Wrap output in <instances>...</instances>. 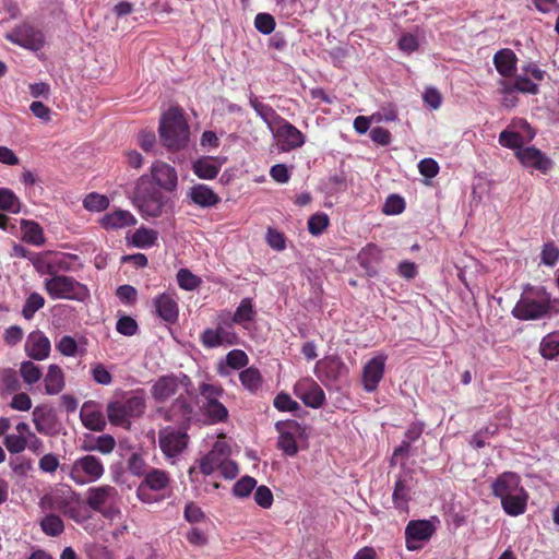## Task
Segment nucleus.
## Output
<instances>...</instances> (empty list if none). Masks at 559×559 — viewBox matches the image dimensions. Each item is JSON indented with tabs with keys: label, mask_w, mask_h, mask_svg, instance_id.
<instances>
[{
	"label": "nucleus",
	"mask_w": 559,
	"mask_h": 559,
	"mask_svg": "<svg viewBox=\"0 0 559 559\" xmlns=\"http://www.w3.org/2000/svg\"><path fill=\"white\" fill-rule=\"evenodd\" d=\"M7 450L12 454L23 452L27 447V439L25 436L7 435L3 441Z\"/></svg>",
	"instance_id": "nucleus-55"
},
{
	"label": "nucleus",
	"mask_w": 559,
	"mask_h": 559,
	"mask_svg": "<svg viewBox=\"0 0 559 559\" xmlns=\"http://www.w3.org/2000/svg\"><path fill=\"white\" fill-rule=\"evenodd\" d=\"M274 136L281 146V150L288 152L305 144V135L294 124L283 118V122L276 126V130L273 131Z\"/></svg>",
	"instance_id": "nucleus-14"
},
{
	"label": "nucleus",
	"mask_w": 559,
	"mask_h": 559,
	"mask_svg": "<svg viewBox=\"0 0 559 559\" xmlns=\"http://www.w3.org/2000/svg\"><path fill=\"white\" fill-rule=\"evenodd\" d=\"M33 423L36 430L44 436H56L60 423L55 411L48 405H38L33 411Z\"/></svg>",
	"instance_id": "nucleus-15"
},
{
	"label": "nucleus",
	"mask_w": 559,
	"mask_h": 559,
	"mask_svg": "<svg viewBox=\"0 0 559 559\" xmlns=\"http://www.w3.org/2000/svg\"><path fill=\"white\" fill-rule=\"evenodd\" d=\"M405 210V201L399 194H391L383 205V213L386 215H399Z\"/></svg>",
	"instance_id": "nucleus-59"
},
{
	"label": "nucleus",
	"mask_w": 559,
	"mask_h": 559,
	"mask_svg": "<svg viewBox=\"0 0 559 559\" xmlns=\"http://www.w3.org/2000/svg\"><path fill=\"white\" fill-rule=\"evenodd\" d=\"M294 393L306 406L311 408L322 407L326 400L323 389L309 377L296 382Z\"/></svg>",
	"instance_id": "nucleus-10"
},
{
	"label": "nucleus",
	"mask_w": 559,
	"mask_h": 559,
	"mask_svg": "<svg viewBox=\"0 0 559 559\" xmlns=\"http://www.w3.org/2000/svg\"><path fill=\"white\" fill-rule=\"evenodd\" d=\"M116 330L124 336H133L138 333L139 325L132 317L123 316L118 319Z\"/></svg>",
	"instance_id": "nucleus-58"
},
{
	"label": "nucleus",
	"mask_w": 559,
	"mask_h": 559,
	"mask_svg": "<svg viewBox=\"0 0 559 559\" xmlns=\"http://www.w3.org/2000/svg\"><path fill=\"white\" fill-rule=\"evenodd\" d=\"M0 210L19 213L21 203L16 194L9 188H0Z\"/></svg>",
	"instance_id": "nucleus-43"
},
{
	"label": "nucleus",
	"mask_w": 559,
	"mask_h": 559,
	"mask_svg": "<svg viewBox=\"0 0 559 559\" xmlns=\"http://www.w3.org/2000/svg\"><path fill=\"white\" fill-rule=\"evenodd\" d=\"M118 497L117 489L111 485H100L90 487L86 491V504L93 510L100 513L106 519H112L118 509L114 507Z\"/></svg>",
	"instance_id": "nucleus-7"
},
{
	"label": "nucleus",
	"mask_w": 559,
	"mask_h": 559,
	"mask_svg": "<svg viewBox=\"0 0 559 559\" xmlns=\"http://www.w3.org/2000/svg\"><path fill=\"white\" fill-rule=\"evenodd\" d=\"M128 469L129 472L138 477H145L148 469L147 464L144 459L139 453H132L128 459Z\"/></svg>",
	"instance_id": "nucleus-52"
},
{
	"label": "nucleus",
	"mask_w": 559,
	"mask_h": 559,
	"mask_svg": "<svg viewBox=\"0 0 559 559\" xmlns=\"http://www.w3.org/2000/svg\"><path fill=\"white\" fill-rule=\"evenodd\" d=\"M166 201L165 195L151 181L147 175H143L138 179L132 202L143 217H159Z\"/></svg>",
	"instance_id": "nucleus-2"
},
{
	"label": "nucleus",
	"mask_w": 559,
	"mask_h": 559,
	"mask_svg": "<svg viewBox=\"0 0 559 559\" xmlns=\"http://www.w3.org/2000/svg\"><path fill=\"white\" fill-rule=\"evenodd\" d=\"M200 408L211 424L222 423L228 418V409L218 400L202 402Z\"/></svg>",
	"instance_id": "nucleus-36"
},
{
	"label": "nucleus",
	"mask_w": 559,
	"mask_h": 559,
	"mask_svg": "<svg viewBox=\"0 0 559 559\" xmlns=\"http://www.w3.org/2000/svg\"><path fill=\"white\" fill-rule=\"evenodd\" d=\"M499 143L503 147L520 151L523 150V136L519 132L503 130L499 134Z\"/></svg>",
	"instance_id": "nucleus-47"
},
{
	"label": "nucleus",
	"mask_w": 559,
	"mask_h": 559,
	"mask_svg": "<svg viewBox=\"0 0 559 559\" xmlns=\"http://www.w3.org/2000/svg\"><path fill=\"white\" fill-rule=\"evenodd\" d=\"M45 391L48 395L60 393L66 385L64 373L58 365H50L44 378Z\"/></svg>",
	"instance_id": "nucleus-31"
},
{
	"label": "nucleus",
	"mask_w": 559,
	"mask_h": 559,
	"mask_svg": "<svg viewBox=\"0 0 559 559\" xmlns=\"http://www.w3.org/2000/svg\"><path fill=\"white\" fill-rule=\"evenodd\" d=\"M116 448V440L111 435L98 436L95 440V444L85 447L86 450L98 451L102 454H110Z\"/></svg>",
	"instance_id": "nucleus-50"
},
{
	"label": "nucleus",
	"mask_w": 559,
	"mask_h": 559,
	"mask_svg": "<svg viewBox=\"0 0 559 559\" xmlns=\"http://www.w3.org/2000/svg\"><path fill=\"white\" fill-rule=\"evenodd\" d=\"M45 306V298L38 293H32L22 308V316L26 320L34 318L35 313Z\"/></svg>",
	"instance_id": "nucleus-44"
},
{
	"label": "nucleus",
	"mask_w": 559,
	"mask_h": 559,
	"mask_svg": "<svg viewBox=\"0 0 559 559\" xmlns=\"http://www.w3.org/2000/svg\"><path fill=\"white\" fill-rule=\"evenodd\" d=\"M254 26L263 35H269L275 29L276 22L270 13H258L254 17Z\"/></svg>",
	"instance_id": "nucleus-54"
},
{
	"label": "nucleus",
	"mask_w": 559,
	"mask_h": 559,
	"mask_svg": "<svg viewBox=\"0 0 559 559\" xmlns=\"http://www.w3.org/2000/svg\"><path fill=\"white\" fill-rule=\"evenodd\" d=\"M83 206L90 212L105 211L109 206V199L104 194L91 192L84 198Z\"/></svg>",
	"instance_id": "nucleus-45"
},
{
	"label": "nucleus",
	"mask_w": 559,
	"mask_h": 559,
	"mask_svg": "<svg viewBox=\"0 0 559 559\" xmlns=\"http://www.w3.org/2000/svg\"><path fill=\"white\" fill-rule=\"evenodd\" d=\"M411 480H412V477L406 478V476L400 475L394 484L392 501H393L395 509H397L400 511L408 510V502L412 499Z\"/></svg>",
	"instance_id": "nucleus-28"
},
{
	"label": "nucleus",
	"mask_w": 559,
	"mask_h": 559,
	"mask_svg": "<svg viewBox=\"0 0 559 559\" xmlns=\"http://www.w3.org/2000/svg\"><path fill=\"white\" fill-rule=\"evenodd\" d=\"M151 176L155 185L160 189L173 192L178 185V176L176 169L162 160H156L151 166Z\"/></svg>",
	"instance_id": "nucleus-19"
},
{
	"label": "nucleus",
	"mask_w": 559,
	"mask_h": 559,
	"mask_svg": "<svg viewBox=\"0 0 559 559\" xmlns=\"http://www.w3.org/2000/svg\"><path fill=\"white\" fill-rule=\"evenodd\" d=\"M20 373L24 382L34 384L43 377L41 369L31 360L23 361L20 367Z\"/></svg>",
	"instance_id": "nucleus-46"
},
{
	"label": "nucleus",
	"mask_w": 559,
	"mask_h": 559,
	"mask_svg": "<svg viewBox=\"0 0 559 559\" xmlns=\"http://www.w3.org/2000/svg\"><path fill=\"white\" fill-rule=\"evenodd\" d=\"M187 197L191 203L202 209L216 206L221 202L219 195L209 186L203 183L192 186L189 189Z\"/></svg>",
	"instance_id": "nucleus-23"
},
{
	"label": "nucleus",
	"mask_w": 559,
	"mask_h": 559,
	"mask_svg": "<svg viewBox=\"0 0 559 559\" xmlns=\"http://www.w3.org/2000/svg\"><path fill=\"white\" fill-rule=\"evenodd\" d=\"M255 311L253 310L252 300L250 298H243L237 307L234 316L230 318V322L236 324H242L253 320Z\"/></svg>",
	"instance_id": "nucleus-40"
},
{
	"label": "nucleus",
	"mask_w": 559,
	"mask_h": 559,
	"mask_svg": "<svg viewBox=\"0 0 559 559\" xmlns=\"http://www.w3.org/2000/svg\"><path fill=\"white\" fill-rule=\"evenodd\" d=\"M158 233L154 229L140 227L132 236V242L138 248H150L155 245Z\"/></svg>",
	"instance_id": "nucleus-41"
},
{
	"label": "nucleus",
	"mask_w": 559,
	"mask_h": 559,
	"mask_svg": "<svg viewBox=\"0 0 559 559\" xmlns=\"http://www.w3.org/2000/svg\"><path fill=\"white\" fill-rule=\"evenodd\" d=\"M221 169L211 157H202L193 163L192 170L200 179L211 180L214 179Z\"/></svg>",
	"instance_id": "nucleus-34"
},
{
	"label": "nucleus",
	"mask_w": 559,
	"mask_h": 559,
	"mask_svg": "<svg viewBox=\"0 0 559 559\" xmlns=\"http://www.w3.org/2000/svg\"><path fill=\"white\" fill-rule=\"evenodd\" d=\"M7 38L11 43L31 50H39L44 46V35L41 31L27 23L15 27Z\"/></svg>",
	"instance_id": "nucleus-12"
},
{
	"label": "nucleus",
	"mask_w": 559,
	"mask_h": 559,
	"mask_svg": "<svg viewBox=\"0 0 559 559\" xmlns=\"http://www.w3.org/2000/svg\"><path fill=\"white\" fill-rule=\"evenodd\" d=\"M249 103L255 110L257 115L267 124L271 131H274V128L280 122H283V117L280 116L272 106L260 102L253 94H251Z\"/></svg>",
	"instance_id": "nucleus-29"
},
{
	"label": "nucleus",
	"mask_w": 559,
	"mask_h": 559,
	"mask_svg": "<svg viewBox=\"0 0 559 559\" xmlns=\"http://www.w3.org/2000/svg\"><path fill=\"white\" fill-rule=\"evenodd\" d=\"M40 527L46 535L51 537H57L64 531L63 521L56 514H48L43 518L40 521Z\"/></svg>",
	"instance_id": "nucleus-42"
},
{
	"label": "nucleus",
	"mask_w": 559,
	"mask_h": 559,
	"mask_svg": "<svg viewBox=\"0 0 559 559\" xmlns=\"http://www.w3.org/2000/svg\"><path fill=\"white\" fill-rule=\"evenodd\" d=\"M177 282L180 288L193 290L200 284V278L192 274L188 269H180L177 273Z\"/></svg>",
	"instance_id": "nucleus-53"
},
{
	"label": "nucleus",
	"mask_w": 559,
	"mask_h": 559,
	"mask_svg": "<svg viewBox=\"0 0 559 559\" xmlns=\"http://www.w3.org/2000/svg\"><path fill=\"white\" fill-rule=\"evenodd\" d=\"M45 289L53 299L85 301L90 298L87 286L68 275H55L47 278Z\"/></svg>",
	"instance_id": "nucleus-5"
},
{
	"label": "nucleus",
	"mask_w": 559,
	"mask_h": 559,
	"mask_svg": "<svg viewBox=\"0 0 559 559\" xmlns=\"http://www.w3.org/2000/svg\"><path fill=\"white\" fill-rule=\"evenodd\" d=\"M81 419L84 427L92 431H103L107 425L103 413L99 411L85 412L82 409Z\"/></svg>",
	"instance_id": "nucleus-39"
},
{
	"label": "nucleus",
	"mask_w": 559,
	"mask_h": 559,
	"mask_svg": "<svg viewBox=\"0 0 559 559\" xmlns=\"http://www.w3.org/2000/svg\"><path fill=\"white\" fill-rule=\"evenodd\" d=\"M183 515L189 523H200L205 518L202 509L193 501L186 504Z\"/></svg>",
	"instance_id": "nucleus-63"
},
{
	"label": "nucleus",
	"mask_w": 559,
	"mask_h": 559,
	"mask_svg": "<svg viewBox=\"0 0 559 559\" xmlns=\"http://www.w3.org/2000/svg\"><path fill=\"white\" fill-rule=\"evenodd\" d=\"M550 301V295L544 288H538L532 294L523 295L512 314L519 320H538L549 313Z\"/></svg>",
	"instance_id": "nucleus-3"
},
{
	"label": "nucleus",
	"mask_w": 559,
	"mask_h": 559,
	"mask_svg": "<svg viewBox=\"0 0 559 559\" xmlns=\"http://www.w3.org/2000/svg\"><path fill=\"white\" fill-rule=\"evenodd\" d=\"M154 306L157 316L167 323H175L178 320L179 309L173 294L163 293L154 298Z\"/></svg>",
	"instance_id": "nucleus-25"
},
{
	"label": "nucleus",
	"mask_w": 559,
	"mask_h": 559,
	"mask_svg": "<svg viewBox=\"0 0 559 559\" xmlns=\"http://www.w3.org/2000/svg\"><path fill=\"white\" fill-rule=\"evenodd\" d=\"M180 380L177 376H162L152 385L151 394L157 403H164L178 392Z\"/></svg>",
	"instance_id": "nucleus-22"
},
{
	"label": "nucleus",
	"mask_w": 559,
	"mask_h": 559,
	"mask_svg": "<svg viewBox=\"0 0 559 559\" xmlns=\"http://www.w3.org/2000/svg\"><path fill=\"white\" fill-rule=\"evenodd\" d=\"M171 478L168 472L151 467L136 489L138 497L147 502L146 490L162 491L170 486Z\"/></svg>",
	"instance_id": "nucleus-13"
},
{
	"label": "nucleus",
	"mask_w": 559,
	"mask_h": 559,
	"mask_svg": "<svg viewBox=\"0 0 559 559\" xmlns=\"http://www.w3.org/2000/svg\"><path fill=\"white\" fill-rule=\"evenodd\" d=\"M193 415V405L182 395L177 397L164 412L166 420L177 423L183 429L190 426Z\"/></svg>",
	"instance_id": "nucleus-16"
},
{
	"label": "nucleus",
	"mask_w": 559,
	"mask_h": 559,
	"mask_svg": "<svg viewBox=\"0 0 559 559\" xmlns=\"http://www.w3.org/2000/svg\"><path fill=\"white\" fill-rule=\"evenodd\" d=\"M521 478L514 472H503L491 484V492L501 501L514 493L521 492Z\"/></svg>",
	"instance_id": "nucleus-20"
},
{
	"label": "nucleus",
	"mask_w": 559,
	"mask_h": 559,
	"mask_svg": "<svg viewBox=\"0 0 559 559\" xmlns=\"http://www.w3.org/2000/svg\"><path fill=\"white\" fill-rule=\"evenodd\" d=\"M241 384L251 393H257L262 386V376L258 368L249 367L239 373Z\"/></svg>",
	"instance_id": "nucleus-38"
},
{
	"label": "nucleus",
	"mask_w": 559,
	"mask_h": 559,
	"mask_svg": "<svg viewBox=\"0 0 559 559\" xmlns=\"http://www.w3.org/2000/svg\"><path fill=\"white\" fill-rule=\"evenodd\" d=\"M257 486V480L250 476H243L233 487L234 496L238 498L248 497Z\"/></svg>",
	"instance_id": "nucleus-51"
},
{
	"label": "nucleus",
	"mask_w": 559,
	"mask_h": 559,
	"mask_svg": "<svg viewBox=\"0 0 559 559\" xmlns=\"http://www.w3.org/2000/svg\"><path fill=\"white\" fill-rule=\"evenodd\" d=\"M254 501L261 508H271L273 504V493L271 489L265 485L257 487L254 491Z\"/></svg>",
	"instance_id": "nucleus-61"
},
{
	"label": "nucleus",
	"mask_w": 559,
	"mask_h": 559,
	"mask_svg": "<svg viewBox=\"0 0 559 559\" xmlns=\"http://www.w3.org/2000/svg\"><path fill=\"white\" fill-rule=\"evenodd\" d=\"M273 405L280 412H295L299 409V404L285 392H281L275 396Z\"/></svg>",
	"instance_id": "nucleus-57"
},
{
	"label": "nucleus",
	"mask_w": 559,
	"mask_h": 559,
	"mask_svg": "<svg viewBox=\"0 0 559 559\" xmlns=\"http://www.w3.org/2000/svg\"><path fill=\"white\" fill-rule=\"evenodd\" d=\"M514 91L536 95L539 92L538 85L525 75L515 76L512 83H503V93H513Z\"/></svg>",
	"instance_id": "nucleus-35"
},
{
	"label": "nucleus",
	"mask_w": 559,
	"mask_h": 559,
	"mask_svg": "<svg viewBox=\"0 0 559 559\" xmlns=\"http://www.w3.org/2000/svg\"><path fill=\"white\" fill-rule=\"evenodd\" d=\"M516 158L526 168H533L542 174H547L552 168V160L535 146H527L515 152Z\"/></svg>",
	"instance_id": "nucleus-17"
},
{
	"label": "nucleus",
	"mask_w": 559,
	"mask_h": 559,
	"mask_svg": "<svg viewBox=\"0 0 559 559\" xmlns=\"http://www.w3.org/2000/svg\"><path fill=\"white\" fill-rule=\"evenodd\" d=\"M24 349L29 358L40 361L49 357L51 343L44 332L35 330L27 335Z\"/></svg>",
	"instance_id": "nucleus-18"
},
{
	"label": "nucleus",
	"mask_w": 559,
	"mask_h": 559,
	"mask_svg": "<svg viewBox=\"0 0 559 559\" xmlns=\"http://www.w3.org/2000/svg\"><path fill=\"white\" fill-rule=\"evenodd\" d=\"M66 515L78 524H83L85 521L91 519L87 510L84 509L78 501H74L70 509H67Z\"/></svg>",
	"instance_id": "nucleus-64"
},
{
	"label": "nucleus",
	"mask_w": 559,
	"mask_h": 559,
	"mask_svg": "<svg viewBox=\"0 0 559 559\" xmlns=\"http://www.w3.org/2000/svg\"><path fill=\"white\" fill-rule=\"evenodd\" d=\"M56 349L64 357H74L79 353V345L74 337L64 335L56 343Z\"/></svg>",
	"instance_id": "nucleus-49"
},
{
	"label": "nucleus",
	"mask_w": 559,
	"mask_h": 559,
	"mask_svg": "<svg viewBox=\"0 0 559 559\" xmlns=\"http://www.w3.org/2000/svg\"><path fill=\"white\" fill-rule=\"evenodd\" d=\"M540 258L545 265L554 266L559 260V248L552 242L544 245Z\"/></svg>",
	"instance_id": "nucleus-62"
},
{
	"label": "nucleus",
	"mask_w": 559,
	"mask_h": 559,
	"mask_svg": "<svg viewBox=\"0 0 559 559\" xmlns=\"http://www.w3.org/2000/svg\"><path fill=\"white\" fill-rule=\"evenodd\" d=\"M329 226V216L325 213H317L308 219V230L310 234L320 235Z\"/></svg>",
	"instance_id": "nucleus-56"
},
{
	"label": "nucleus",
	"mask_w": 559,
	"mask_h": 559,
	"mask_svg": "<svg viewBox=\"0 0 559 559\" xmlns=\"http://www.w3.org/2000/svg\"><path fill=\"white\" fill-rule=\"evenodd\" d=\"M104 474V463L94 454H85L74 460L69 466L68 473L70 479L79 486L95 483L99 480Z\"/></svg>",
	"instance_id": "nucleus-6"
},
{
	"label": "nucleus",
	"mask_w": 559,
	"mask_h": 559,
	"mask_svg": "<svg viewBox=\"0 0 559 559\" xmlns=\"http://www.w3.org/2000/svg\"><path fill=\"white\" fill-rule=\"evenodd\" d=\"M248 362V355L241 349H233L226 355V364L233 369H241Z\"/></svg>",
	"instance_id": "nucleus-60"
},
{
	"label": "nucleus",
	"mask_w": 559,
	"mask_h": 559,
	"mask_svg": "<svg viewBox=\"0 0 559 559\" xmlns=\"http://www.w3.org/2000/svg\"><path fill=\"white\" fill-rule=\"evenodd\" d=\"M23 231L22 240L33 246L40 247L45 243L44 230L41 226L34 221H22Z\"/></svg>",
	"instance_id": "nucleus-33"
},
{
	"label": "nucleus",
	"mask_w": 559,
	"mask_h": 559,
	"mask_svg": "<svg viewBox=\"0 0 559 559\" xmlns=\"http://www.w3.org/2000/svg\"><path fill=\"white\" fill-rule=\"evenodd\" d=\"M145 411V401L140 395H133L124 400L111 401L107 404L108 420L114 426L129 429L131 418L140 417Z\"/></svg>",
	"instance_id": "nucleus-4"
},
{
	"label": "nucleus",
	"mask_w": 559,
	"mask_h": 559,
	"mask_svg": "<svg viewBox=\"0 0 559 559\" xmlns=\"http://www.w3.org/2000/svg\"><path fill=\"white\" fill-rule=\"evenodd\" d=\"M188 441L189 436L186 431L171 427L164 428L158 432L159 448L167 459H174L181 454L187 448Z\"/></svg>",
	"instance_id": "nucleus-9"
},
{
	"label": "nucleus",
	"mask_w": 559,
	"mask_h": 559,
	"mask_svg": "<svg viewBox=\"0 0 559 559\" xmlns=\"http://www.w3.org/2000/svg\"><path fill=\"white\" fill-rule=\"evenodd\" d=\"M518 57L512 49L503 48L493 56V64L498 73L504 78H511L516 71Z\"/></svg>",
	"instance_id": "nucleus-27"
},
{
	"label": "nucleus",
	"mask_w": 559,
	"mask_h": 559,
	"mask_svg": "<svg viewBox=\"0 0 559 559\" xmlns=\"http://www.w3.org/2000/svg\"><path fill=\"white\" fill-rule=\"evenodd\" d=\"M435 525L428 520L409 521L405 528V544L411 551L421 548V543L427 542L435 534Z\"/></svg>",
	"instance_id": "nucleus-11"
},
{
	"label": "nucleus",
	"mask_w": 559,
	"mask_h": 559,
	"mask_svg": "<svg viewBox=\"0 0 559 559\" xmlns=\"http://www.w3.org/2000/svg\"><path fill=\"white\" fill-rule=\"evenodd\" d=\"M227 454V447L216 442L212 451L200 460V472L206 476L211 475L215 469H218L221 457Z\"/></svg>",
	"instance_id": "nucleus-30"
},
{
	"label": "nucleus",
	"mask_w": 559,
	"mask_h": 559,
	"mask_svg": "<svg viewBox=\"0 0 559 559\" xmlns=\"http://www.w3.org/2000/svg\"><path fill=\"white\" fill-rule=\"evenodd\" d=\"M385 359V356H376L364 366L362 384L367 392L377 390L384 374Z\"/></svg>",
	"instance_id": "nucleus-21"
},
{
	"label": "nucleus",
	"mask_w": 559,
	"mask_h": 559,
	"mask_svg": "<svg viewBox=\"0 0 559 559\" xmlns=\"http://www.w3.org/2000/svg\"><path fill=\"white\" fill-rule=\"evenodd\" d=\"M275 428L278 431L277 448L288 456L298 453L297 439L305 433V428L296 420L277 421Z\"/></svg>",
	"instance_id": "nucleus-8"
},
{
	"label": "nucleus",
	"mask_w": 559,
	"mask_h": 559,
	"mask_svg": "<svg viewBox=\"0 0 559 559\" xmlns=\"http://www.w3.org/2000/svg\"><path fill=\"white\" fill-rule=\"evenodd\" d=\"M138 223L135 216L127 210H115L106 213L100 219V226L106 230H117L134 226Z\"/></svg>",
	"instance_id": "nucleus-24"
},
{
	"label": "nucleus",
	"mask_w": 559,
	"mask_h": 559,
	"mask_svg": "<svg viewBox=\"0 0 559 559\" xmlns=\"http://www.w3.org/2000/svg\"><path fill=\"white\" fill-rule=\"evenodd\" d=\"M540 355L546 359H554L559 356V340L549 334L545 336L539 345Z\"/></svg>",
	"instance_id": "nucleus-48"
},
{
	"label": "nucleus",
	"mask_w": 559,
	"mask_h": 559,
	"mask_svg": "<svg viewBox=\"0 0 559 559\" xmlns=\"http://www.w3.org/2000/svg\"><path fill=\"white\" fill-rule=\"evenodd\" d=\"M528 495L524 488L501 501L503 511L511 516H518L525 512Z\"/></svg>",
	"instance_id": "nucleus-32"
},
{
	"label": "nucleus",
	"mask_w": 559,
	"mask_h": 559,
	"mask_svg": "<svg viewBox=\"0 0 559 559\" xmlns=\"http://www.w3.org/2000/svg\"><path fill=\"white\" fill-rule=\"evenodd\" d=\"M159 138L168 151H180L188 145L190 129L182 110L175 107L168 109L159 121Z\"/></svg>",
	"instance_id": "nucleus-1"
},
{
	"label": "nucleus",
	"mask_w": 559,
	"mask_h": 559,
	"mask_svg": "<svg viewBox=\"0 0 559 559\" xmlns=\"http://www.w3.org/2000/svg\"><path fill=\"white\" fill-rule=\"evenodd\" d=\"M319 377L336 381L347 372L345 364L336 356L326 357L317 364Z\"/></svg>",
	"instance_id": "nucleus-26"
},
{
	"label": "nucleus",
	"mask_w": 559,
	"mask_h": 559,
	"mask_svg": "<svg viewBox=\"0 0 559 559\" xmlns=\"http://www.w3.org/2000/svg\"><path fill=\"white\" fill-rule=\"evenodd\" d=\"M234 322H230L229 314L218 317L216 326L217 334L221 338L222 345H235L238 343V335L233 330Z\"/></svg>",
	"instance_id": "nucleus-37"
}]
</instances>
